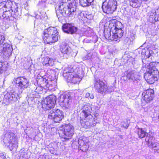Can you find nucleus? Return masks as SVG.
<instances>
[{
	"mask_svg": "<svg viewBox=\"0 0 159 159\" xmlns=\"http://www.w3.org/2000/svg\"><path fill=\"white\" fill-rule=\"evenodd\" d=\"M108 28L110 30L109 33L105 34L106 39L109 41H117L123 36L124 31L122 30V23L116 19L109 21Z\"/></svg>",
	"mask_w": 159,
	"mask_h": 159,
	"instance_id": "1",
	"label": "nucleus"
},
{
	"mask_svg": "<svg viewBox=\"0 0 159 159\" xmlns=\"http://www.w3.org/2000/svg\"><path fill=\"white\" fill-rule=\"evenodd\" d=\"M62 75L68 82L74 84L79 83L84 76L83 71L80 67L71 65L64 68Z\"/></svg>",
	"mask_w": 159,
	"mask_h": 159,
	"instance_id": "2",
	"label": "nucleus"
},
{
	"mask_svg": "<svg viewBox=\"0 0 159 159\" xmlns=\"http://www.w3.org/2000/svg\"><path fill=\"white\" fill-rule=\"evenodd\" d=\"M148 70L144 74V77L147 82L152 84L157 81L159 73V62H152L148 66Z\"/></svg>",
	"mask_w": 159,
	"mask_h": 159,
	"instance_id": "3",
	"label": "nucleus"
},
{
	"mask_svg": "<svg viewBox=\"0 0 159 159\" xmlns=\"http://www.w3.org/2000/svg\"><path fill=\"white\" fill-rule=\"evenodd\" d=\"M58 34L57 29L55 27L50 26L44 29L41 36L45 44H52L58 40Z\"/></svg>",
	"mask_w": 159,
	"mask_h": 159,
	"instance_id": "4",
	"label": "nucleus"
},
{
	"mask_svg": "<svg viewBox=\"0 0 159 159\" xmlns=\"http://www.w3.org/2000/svg\"><path fill=\"white\" fill-rule=\"evenodd\" d=\"M70 6L68 8L64 10L58 7V8L56 10V13L57 16L60 21H62L64 18L65 15L66 17H68L75 16L76 13H75V6Z\"/></svg>",
	"mask_w": 159,
	"mask_h": 159,
	"instance_id": "5",
	"label": "nucleus"
},
{
	"mask_svg": "<svg viewBox=\"0 0 159 159\" xmlns=\"http://www.w3.org/2000/svg\"><path fill=\"white\" fill-rule=\"evenodd\" d=\"M61 127L63 129L62 133L59 134L61 139H63L65 141L68 140L72 139L74 134L73 127L69 124H63Z\"/></svg>",
	"mask_w": 159,
	"mask_h": 159,
	"instance_id": "6",
	"label": "nucleus"
},
{
	"mask_svg": "<svg viewBox=\"0 0 159 159\" xmlns=\"http://www.w3.org/2000/svg\"><path fill=\"white\" fill-rule=\"evenodd\" d=\"M117 4L116 0H105L102 5L103 12L107 14L112 13L116 10Z\"/></svg>",
	"mask_w": 159,
	"mask_h": 159,
	"instance_id": "7",
	"label": "nucleus"
},
{
	"mask_svg": "<svg viewBox=\"0 0 159 159\" xmlns=\"http://www.w3.org/2000/svg\"><path fill=\"white\" fill-rule=\"evenodd\" d=\"M56 98L55 96L50 95L45 98L41 102L42 107L45 110H50L55 107Z\"/></svg>",
	"mask_w": 159,
	"mask_h": 159,
	"instance_id": "8",
	"label": "nucleus"
},
{
	"mask_svg": "<svg viewBox=\"0 0 159 159\" xmlns=\"http://www.w3.org/2000/svg\"><path fill=\"white\" fill-rule=\"evenodd\" d=\"M64 118L63 112L57 108L51 111L48 115V119L55 123L61 122Z\"/></svg>",
	"mask_w": 159,
	"mask_h": 159,
	"instance_id": "9",
	"label": "nucleus"
},
{
	"mask_svg": "<svg viewBox=\"0 0 159 159\" xmlns=\"http://www.w3.org/2000/svg\"><path fill=\"white\" fill-rule=\"evenodd\" d=\"M92 108L89 104H85L83 107L82 111L80 114V119L82 120L88 121L91 120L93 116L92 115Z\"/></svg>",
	"mask_w": 159,
	"mask_h": 159,
	"instance_id": "10",
	"label": "nucleus"
},
{
	"mask_svg": "<svg viewBox=\"0 0 159 159\" xmlns=\"http://www.w3.org/2000/svg\"><path fill=\"white\" fill-rule=\"evenodd\" d=\"M155 97V92L153 89L149 88L144 90L142 95L141 100L146 104L152 101Z\"/></svg>",
	"mask_w": 159,
	"mask_h": 159,
	"instance_id": "11",
	"label": "nucleus"
},
{
	"mask_svg": "<svg viewBox=\"0 0 159 159\" xmlns=\"http://www.w3.org/2000/svg\"><path fill=\"white\" fill-rule=\"evenodd\" d=\"M14 82L21 89H26L30 86L29 80L24 76H20L14 78Z\"/></svg>",
	"mask_w": 159,
	"mask_h": 159,
	"instance_id": "12",
	"label": "nucleus"
},
{
	"mask_svg": "<svg viewBox=\"0 0 159 159\" xmlns=\"http://www.w3.org/2000/svg\"><path fill=\"white\" fill-rule=\"evenodd\" d=\"M9 10L11 11H17L18 8L15 2L11 0L0 2V9Z\"/></svg>",
	"mask_w": 159,
	"mask_h": 159,
	"instance_id": "13",
	"label": "nucleus"
},
{
	"mask_svg": "<svg viewBox=\"0 0 159 159\" xmlns=\"http://www.w3.org/2000/svg\"><path fill=\"white\" fill-rule=\"evenodd\" d=\"M94 86L98 93H103L108 89L107 83L99 80H95Z\"/></svg>",
	"mask_w": 159,
	"mask_h": 159,
	"instance_id": "14",
	"label": "nucleus"
},
{
	"mask_svg": "<svg viewBox=\"0 0 159 159\" xmlns=\"http://www.w3.org/2000/svg\"><path fill=\"white\" fill-rule=\"evenodd\" d=\"M63 31L68 34H73L75 33L77 31L76 27L73 26L71 24L66 23L63 24L62 26Z\"/></svg>",
	"mask_w": 159,
	"mask_h": 159,
	"instance_id": "15",
	"label": "nucleus"
},
{
	"mask_svg": "<svg viewBox=\"0 0 159 159\" xmlns=\"http://www.w3.org/2000/svg\"><path fill=\"white\" fill-rule=\"evenodd\" d=\"M71 0H61L59 3V7L61 9H66L68 8L70 6H75V13H76V6L74 2H70Z\"/></svg>",
	"mask_w": 159,
	"mask_h": 159,
	"instance_id": "16",
	"label": "nucleus"
},
{
	"mask_svg": "<svg viewBox=\"0 0 159 159\" xmlns=\"http://www.w3.org/2000/svg\"><path fill=\"white\" fill-rule=\"evenodd\" d=\"M41 63L44 66H52L54 63V59L48 57H44L41 58Z\"/></svg>",
	"mask_w": 159,
	"mask_h": 159,
	"instance_id": "17",
	"label": "nucleus"
},
{
	"mask_svg": "<svg viewBox=\"0 0 159 159\" xmlns=\"http://www.w3.org/2000/svg\"><path fill=\"white\" fill-rule=\"evenodd\" d=\"M147 138V142L149 147L151 148L157 147V143L156 141L155 138L154 137L150 136Z\"/></svg>",
	"mask_w": 159,
	"mask_h": 159,
	"instance_id": "18",
	"label": "nucleus"
},
{
	"mask_svg": "<svg viewBox=\"0 0 159 159\" xmlns=\"http://www.w3.org/2000/svg\"><path fill=\"white\" fill-rule=\"evenodd\" d=\"M136 133L139 138L142 139L145 138L147 134V130L145 128H138Z\"/></svg>",
	"mask_w": 159,
	"mask_h": 159,
	"instance_id": "19",
	"label": "nucleus"
},
{
	"mask_svg": "<svg viewBox=\"0 0 159 159\" xmlns=\"http://www.w3.org/2000/svg\"><path fill=\"white\" fill-rule=\"evenodd\" d=\"M2 16L3 19H10L12 16L14 17V16H13L12 13L13 11H11L9 10L2 9Z\"/></svg>",
	"mask_w": 159,
	"mask_h": 159,
	"instance_id": "20",
	"label": "nucleus"
},
{
	"mask_svg": "<svg viewBox=\"0 0 159 159\" xmlns=\"http://www.w3.org/2000/svg\"><path fill=\"white\" fill-rule=\"evenodd\" d=\"M60 49L61 52L64 55H69L71 52L70 49L67 45H61L60 46Z\"/></svg>",
	"mask_w": 159,
	"mask_h": 159,
	"instance_id": "21",
	"label": "nucleus"
},
{
	"mask_svg": "<svg viewBox=\"0 0 159 159\" xmlns=\"http://www.w3.org/2000/svg\"><path fill=\"white\" fill-rule=\"evenodd\" d=\"M80 150L83 152H86L89 148V145L87 142H84V141L81 140L79 145Z\"/></svg>",
	"mask_w": 159,
	"mask_h": 159,
	"instance_id": "22",
	"label": "nucleus"
},
{
	"mask_svg": "<svg viewBox=\"0 0 159 159\" xmlns=\"http://www.w3.org/2000/svg\"><path fill=\"white\" fill-rule=\"evenodd\" d=\"M5 37L4 35L2 34H0V48H2L3 51L5 52L7 50V48L4 47V45L6 46L7 44V43H5Z\"/></svg>",
	"mask_w": 159,
	"mask_h": 159,
	"instance_id": "23",
	"label": "nucleus"
},
{
	"mask_svg": "<svg viewBox=\"0 0 159 159\" xmlns=\"http://www.w3.org/2000/svg\"><path fill=\"white\" fill-rule=\"evenodd\" d=\"M129 4L133 8H137L139 7L141 2L139 0H129Z\"/></svg>",
	"mask_w": 159,
	"mask_h": 159,
	"instance_id": "24",
	"label": "nucleus"
},
{
	"mask_svg": "<svg viewBox=\"0 0 159 159\" xmlns=\"http://www.w3.org/2000/svg\"><path fill=\"white\" fill-rule=\"evenodd\" d=\"M94 0H80V4L83 7L90 6Z\"/></svg>",
	"mask_w": 159,
	"mask_h": 159,
	"instance_id": "25",
	"label": "nucleus"
},
{
	"mask_svg": "<svg viewBox=\"0 0 159 159\" xmlns=\"http://www.w3.org/2000/svg\"><path fill=\"white\" fill-rule=\"evenodd\" d=\"M40 84L43 86H46L48 84V80L46 78L43 77H41L40 79Z\"/></svg>",
	"mask_w": 159,
	"mask_h": 159,
	"instance_id": "26",
	"label": "nucleus"
},
{
	"mask_svg": "<svg viewBox=\"0 0 159 159\" xmlns=\"http://www.w3.org/2000/svg\"><path fill=\"white\" fill-rule=\"evenodd\" d=\"M126 77L129 79H133L134 77V74L131 72L127 73Z\"/></svg>",
	"mask_w": 159,
	"mask_h": 159,
	"instance_id": "27",
	"label": "nucleus"
},
{
	"mask_svg": "<svg viewBox=\"0 0 159 159\" xmlns=\"http://www.w3.org/2000/svg\"><path fill=\"white\" fill-rule=\"evenodd\" d=\"M0 159H7L6 156L2 152H0Z\"/></svg>",
	"mask_w": 159,
	"mask_h": 159,
	"instance_id": "28",
	"label": "nucleus"
},
{
	"mask_svg": "<svg viewBox=\"0 0 159 159\" xmlns=\"http://www.w3.org/2000/svg\"><path fill=\"white\" fill-rule=\"evenodd\" d=\"M3 70V67L2 65V62L0 61V74L2 73V71Z\"/></svg>",
	"mask_w": 159,
	"mask_h": 159,
	"instance_id": "29",
	"label": "nucleus"
},
{
	"mask_svg": "<svg viewBox=\"0 0 159 159\" xmlns=\"http://www.w3.org/2000/svg\"><path fill=\"white\" fill-rule=\"evenodd\" d=\"M90 96V94L89 93H87L85 95V97L86 98H89V96Z\"/></svg>",
	"mask_w": 159,
	"mask_h": 159,
	"instance_id": "30",
	"label": "nucleus"
},
{
	"mask_svg": "<svg viewBox=\"0 0 159 159\" xmlns=\"http://www.w3.org/2000/svg\"><path fill=\"white\" fill-rule=\"evenodd\" d=\"M89 98L91 99H93L94 98V96L93 95H91V96H90Z\"/></svg>",
	"mask_w": 159,
	"mask_h": 159,
	"instance_id": "31",
	"label": "nucleus"
},
{
	"mask_svg": "<svg viewBox=\"0 0 159 159\" xmlns=\"http://www.w3.org/2000/svg\"><path fill=\"white\" fill-rule=\"evenodd\" d=\"M129 126V125H126L125 126H124V125H123V127L127 129Z\"/></svg>",
	"mask_w": 159,
	"mask_h": 159,
	"instance_id": "32",
	"label": "nucleus"
},
{
	"mask_svg": "<svg viewBox=\"0 0 159 159\" xmlns=\"http://www.w3.org/2000/svg\"><path fill=\"white\" fill-rule=\"evenodd\" d=\"M10 138H11L12 139H13V138H15L14 136H10Z\"/></svg>",
	"mask_w": 159,
	"mask_h": 159,
	"instance_id": "33",
	"label": "nucleus"
},
{
	"mask_svg": "<svg viewBox=\"0 0 159 159\" xmlns=\"http://www.w3.org/2000/svg\"><path fill=\"white\" fill-rule=\"evenodd\" d=\"M9 142L11 143V142H12V141H9Z\"/></svg>",
	"mask_w": 159,
	"mask_h": 159,
	"instance_id": "34",
	"label": "nucleus"
},
{
	"mask_svg": "<svg viewBox=\"0 0 159 159\" xmlns=\"http://www.w3.org/2000/svg\"><path fill=\"white\" fill-rule=\"evenodd\" d=\"M145 1H148V0H145Z\"/></svg>",
	"mask_w": 159,
	"mask_h": 159,
	"instance_id": "35",
	"label": "nucleus"
}]
</instances>
